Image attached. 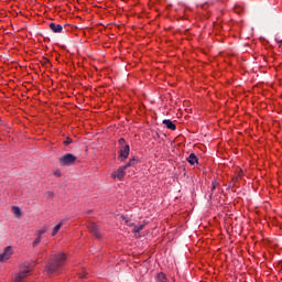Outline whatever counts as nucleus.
Wrapping results in <instances>:
<instances>
[{
    "label": "nucleus",
    "mask_w": 282,
    "mask_h": 282,
    "mask_svg": "<svg viewBox=\"0 0 282 282\" xmlns=\"http://www.w3.org/2000/svg\"><path fill=\"white\" fill-rule=\"evenodd\" d=\"M163 124H165L166 129H170L171 131H175V129H177V126H175L171 119L163 120Z\"/></svg>",
    "instance_id": "1a4fd4ad"
},
{
    "label": "nucleus",
    "mask_w": 282,
    "mask_h": 282,
    "mask_svg": "<svg viewBox=\"0 0 282 282\" xmlns=\"http://www.w3.org/2000/svg\"><path fill=\"white\" fill-rule=\"evenodd\" d=\"M135 162V159H130L126 165L120 166L117 171L112 172L111 178L122 182V180H124V175H127V169H129V166H133Z\"/></svg>",
    "instance_id": "f03ea898"
},
{
    "label": "nucleus",
    "mask_w": 282,
    "mask_h": 282,
    "mask_svg": "<svg viewBox=\"0 0 282 282\" xmlns=\"http://www.w3.org/2000/svg\"><path fill=\"white\" fill-rule=\"evenodd\" d=\"M11 248L7 247L4 249L3 253H0V263H3V261H8L10 257H12V252H10Z\"/></svg>",
    "instance_id": "0eeeda50"
},
{
    "label": "nucleus",
    "mask_w": 282,
    "mask_h": 282,
    "mask_svg": "<svg viewBox=\"0 0 282 282\" xmlns=\"http://www.w3.org/2000/svg\"><path fill=\"white\" fill-rule=\"evenodd\" d=\"M187 162L194 166V164H197L198 159L197 155H195V153L189 154V156L187 158Z\"/></svg>",
    "instance_id": "9b49d317"
},
{
    "label": "nucleus",
    "mask_w": 282,
    "mask_h": 282,
    "mask_svg": "<svg viewBox=\"0 0 282 282\" xmlns=\"http://www.w3.org/2000/svg\"><path fill=\"white\" fill-rule=\"evenodd\" d=\"M76 162V156L72 153H66L62 158H59V164L62 166H72Z\"/></svg>",
    "instance_id": "20e7f679"
},
{
    "label": "nucleus",
    "mask_w": 282,
    "mask_h": 282,
    "mask_svg": "<svg viewBox=\"0 0 282 282\" xmlns=\"http://www.w3.org/2000/svg\"><path fill=\"white\" fill-rule=\"evenodd\" d=\"M67 261V254L63 252L55 253L51 256V260L47 264V273L54 274V272H58L63 265H65V262Z\"/></svg>",
    "instance_id": "f257e3e1"
},
{
    "label": "nucleus",
    "mask_w": 282,
    "mask_h": 282,
    "mask_svg": "<svg viewBox=\"0 0 282 282\" xmlns=\"http://www.w3.org/2000/svg\"><path fill=\"white\" fill-rule=\"evenodd\" d=\"M87 228L89 230V234L96 237V239H100V237H102L100 235V230L98 229V225H96V223H88Z\"/></svg>",
    "instance_id": "423d86ee"
},
{
    "label": "nucleus",
    "mask_w": 282,
    "mask_h": 282,
    "mask_svg": "<svg viewBox=\"0 0 282 282\" xmlns=\"http://www.w3.org/2000/svg\"><path fill=\"white\" fill-rule=\"evenodd\" d=\"M275 41H276V43H279V44H281V43H282V40H281V39H279V37H276V39H275Z\"/></svg>",
    "instance_id": "412c9836"
},
{
    "label": "nucleus",
    "mask_w": 282,
    "mask_h": 282,
    "mask_svg": "<svg viewBox=\"0 0 282 282\" xmlns=\"http://www.w3.org/2000/svg\"><path fill=\"white\" fill-rule=\"evenodd\" d=\"M73 142H74V140H72V138L67 137L66 140L63 142V144L68 147V144H72Z\"/></svg>",
    "instance_id": "dca6fc26"
},
{
    "label": "nucleus",
    "mask_w": 282,
    "mask_h": 282,
    "mask_svg": "<svg viewBox=\"0 0 282 282\" xmlns=\"http://www.w3.org/2000/svg\"><path fill=\"white\" fill-rule=\"evenodd\" d=\"M47 63H50V59H47V58H44V59L41 62V64L44 65V66L47 65Z\"/></svg>",
    "instance_id": "6ab92c4d"
},
{
    "label": "nucleus",
    "mask_w": 282,
    "mask_h": 282,
    "mask_svg": "<svg viewBox=\"0 0 282 282\" xmlns=\"http://www.w3.org/2000/svg\"><path fill=\"white\" fill-rule=\"evenodd\" d=\"M46 232H47V227H43L42 229H40L37 231V237H41V236L45 235Z\"/></svg>",
    "instance_id": "4468645a"
},
{
    "label": "nucleus",
    "mask_w": 282,
    "mask_h": 282,
    "mask_svg": "<svg viewBox=\"0 0 282 282\" xmlns=\"http://www.w3.org/2000/svg\"><path fill=\"white\" fill-rule=\"evenodd\" d=\"M130 151L131 149L129 148V144H127V141L124 140V138H120L119 139V160L121 162H124V160L129 158Z\"/></svg>",
    "instance_id": "7ed1b4c3"
},
{
    "label": "nucleus",
    "mask_w": 282,
    "mask_h": 282,
    "mask_svg": "<svg viewBox=\"0 0 282 282\" xmlns=\"http://www.w3.org/2000/svg\"><path fill=\"white\" fill-rule=\"evenodd\" d=\"M212 191H215V183H213Z\"/></svg>",
    "instance_id": "4be33fe9"
},
{
    "label": "nucleus",
    "mask_w": 282,
    "mask_h": 282,
    "mask_svg": "<svg viewBox=\"0 0 282 282\" xmlns=\"http://www.w3.org/2000/svg\"><path fill=\"white\" fill-rule=\"evenodd\" d=\"M11 210H12L13 215H15L17 219H21V215H23L21 212V207L12 206Z\"/></svg>",
    "instance_id": "9d476101"
},
{
    "label": "nucleus",
    "mask_w": 282,
    "mask_h": 282,
    "mask_svg": "<svg viewBox=\"0 0 282 282\" xmlns=\"http://www.w3.org/2000/svg\"><path fill=\"white\" fill-rule=\"evenodd\" d=\"M54 175H55L56 177H61V175H62V174H61V171H58V170L55 171V172H54Z\"/></svg>",
    "instance_id": "aec40b11"
},
{
    "label": "nucleus",
    "mask_w": 282,
    "mask_h": 282,
    "mask_svg": "<svg viewBox=\"0 0 282 282\" xmlns=\"http://www.w3.org/2000/svg\"><path fill=\"white\" fill-rule=\"evenodd\" d=\"M158 282H166V275L164 273H159L156 276Z\"/></svg>",
    "instance_id": "ddd939ff"
},
{
    "label": "nucleus",
    "mask_w": 282,
    "mask_h": 282,
    "mask_svg": "<svg viewBox=\"0 0 282 282\" xmlns=\"http://www.w3.org/2000/svg\"><path fill=\"white\" fill-rule=\"evenodd\" d=\"M41 243V236H37L36 239L33 241V248H36Z\"/></svg>",
    "instance_id": "2eb2a0df"
},
{
    "label": "nucleus",
    "mask_w": 282,
    "mask_h": 282,
    "mask_svg": "<svg viewBox=\"0 0 282 282\" xmlns=\"http://www.w3.org/2000/svg\"><path fill=\"white\" fill-rule=\"evenodd\" d=\"M62 227H63V223H58V224L53 228L52 236H53V237H56V235H58V230H61Z\"/></svg>",
    "instance_id": "f8f14e48"
},
{
    "label": "nucleus",
    "mask_w": 282,
    "mask_h": 282,
    "mask_svg": "<svg viewBox=\"0 0 282 282\" xmlns=\"http://www.w3.org/2000/svg\"><path fill=\"white\" fill-rule=\"evenodd\" d=\"M30 268L23 269L21 268L19 273H15L12 278V282H23L24 279H28L30 274Z\"/></svg>",
    "instance_id": "39448f33"
},
{
    "label": "nucleus",
    "mask_w": 282,
    "mask_h": 282,
    "mask_svg": "<svg viewBox=\"0 0 282 282\" xmlns=\"http://www.w3.org/2000/svg\"><path fill=\"white\" fill-rule=\"evenodd\" d=\"M48 26H50V30H52V32H54V34H61V32H63V25H61V24L51 22L48 24Z\"/></svg>",
    "instance_id": "6e6552de"
},
{
    "label": "nucleus",
    "mask_w": 282,
    "mask_h": 282,
    "mask_svg": "<svg viewBox=\"0 0 282 282\" xmlns=\"http://www.w3.org/2000/svg\"><path fill=\"white\" fill-rule=\"evenodd\" d=\"M78 276H79L80 279H86V278H87V273H86V272H84V273H78Z\"/></svg>",
    "instance_id": "a211bd4d"
},
{
    "label": "nucleus",
    "mask_w": 282,
    "mask_h": 282,
    "mask_svg": "<svg viewBox=\"0 0 282 282\" xmlns=\"http://www.w3.org/2000/svg\"><path fill=\"white\" fill-rule=\"evenodd\" d=\"M135 237L138 238V237H140V235H135Z\"/></svg>",
    "instance_id": "5701e85b"
},
{
    "label": "nucleus",
    "mask_w": 282,
    "mask_h": 282,
    "mask_svg": "<svg viewBox=\"0 0 282 282\" xmlns=\"http://www.w3.org/2000/svg\"><path fill=\"white\" fill-rule=\"evenodd\" d=\"M140 230H142V226L134 228L133 229L134 235H138V232H140Z\"/></svg>",
    "instance_id": "f3484780"
}]
</instances>
